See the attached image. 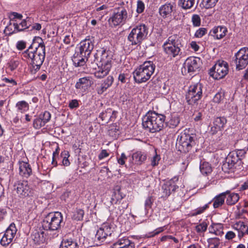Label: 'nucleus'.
Listing matches in <instances>:
<instances>
[{
    "instance_id": "nucleus-1",
    "label": "nucleus",
    "mask_w": 248,
    "mask_h": 248,
    "mask_svg": "<svg viewBox=\"0 0 248 248\" xmlns=\"http://www.w3.org/2000/svg\"><path fill=\"white\" fill-rule=\"evenodd\" d=\"M38 39L41 42H38L37 46H35L34 49L33 48L34 44H33L22 54L23 58L31 61V64L32 65V68L31 71L33 74H35L40 69L46 55L45 46L43 40L40 37H38Z\"/></svg>"
},
{
    "instance_id": "nucleus-2",
    "label": "nucleus",
    "mask_w": 248,
    "mask_h": 248,
    "mask_svg": "<svg viewBox=\"0 0 248 248\" xmlns=\"http://www.w3.org/2000/svg\"><path fill=\"white\" fill-rule=\"evenodd\" d=\"M110 52L103 48L97 50L94 55L95 61L98 68L94 72V76L97 78H102L108 75L112 66V58Z\"/></svg>"
},
{
    "instance_id": "nucleus-3",
    "label": "nucleus",
    "mask_w": 248,
    "mask_h": 248,
    "mask_svg": "<svg viewBox=\"0 0 248 248\" xmlns=\"http://www.w3.org/2000/svg\"><path fill=\"white\" fill-rule=\"evenodd\" d=\"M165 116L156 113L149 111L142 118V125L144 129L151 133L160 131L165 126Z\"/></svg>"
},
{
    "instance_id": "nucleus-4",
    "label": "nucleus",
    "mask_w": 248,
    "mask_h": 248,
    "mask_svg": "<svg viewBox=\"0 0 248 248\" xmlns=\"http://www.w3.org/2000/svg\"><path fill=\"white\" fill-rule=\"evenodd\" d=\"M93 48V44L90 39H85L79 44V51L74 54L72 61L76 67L83 66L86 59L91 54Z\"/></svg>"
},
{
    "instance_id": "nucleus-5",
    "label": "nucleus",
    "mask_w": 248,
    "mask_h": 248,
    "mask_svg": "<svg viewBox=\"0 0 248 248\" xmlns=\"http://www.w3.org/2000/svg\"><path fill=\"white\" fill-rule=\"evenodd\" d=\"M155 67V65L152 62H144L133 73L135 82L137 83L146 82L154 73Z\"/></svg>"
},
{
    "instance_id": "nucleus-6",
    "label": "nucleus",
    "mask_w": 248,
    "mask_h": 248,
    "mask_svg": "<svg viewBox=\"0 0 248 248\" xmlns=\"http://www.w3.org/2000/svg\"><path fill=\"white\" fill-rule=\"evenodd\" d=\"M181 46L180 40L177 35L170 36L162 46L164 53L170 59L180 55Z\"/></svg>"
},
{
    "instance_id": "nucleus-7",
    "label": "nucleus",
    "mask_w": 248,
    "mask_h": 248,
    "mask_svg": "<svg viewBox=\"0 0 248 248\" xmlns=\"http://www.w3.org/2000/svg\"><path fill=\"white\" fill-rule=\"evenodd\" d=\"M196 135L188 130H185L178 135L176 146L181 152H188L195 145Z\"/></svg>"
},
{
    "instance_id": "nucleus-8",
    "label": "nucleus",
    "mask_w": 248,
    "mask_h": 248,
    "mask_svg": "<svg viewBox=\"0 0 248 248\" xmlns=\"http://www.w3.org/2000/svg\"><path fill=\"white\" fill-rule=\"evenodd\" d=\"M63 216L61 212L49 213L43 219L42 227L45 230L58 231L61 229Z\"/></svg>"
},
{
    "instance_id": "nucleus-9",
    "label": "nucleus",
    "mask_w": 248,
    "mask_h": 248,
    "mask_svg": "<svg viewBox=\"0 0 248 248\" xmlns=\"http://www.w3.org/2000/svg\"><path fill=\"white\" fill-rule=\"evenodd\" d=\"M148 33L147 27L144 24H140L132 30L128 39L132 45H139L146 38Z\"/></svg>"
},
{
    "instance_id": "nucleus-10",
    "label": "nucleus",
    "mask_w": 248,
    "mask_h": 248,
    "mask_svg": "<svg viewBox=\"0 0 248 248\" xmlns=\"http://www.w3.org/2000/svg\"><path fill=\"white\" fill-rule=\"evenodd\" d=\"M228 63L223 60H218L210 69L209 74L214 78L220 79L223 78L228 74Z\"/></svg>"
},
{
    "instance_id": "nucleus-11",
    "label": "nucleus",
    "mask_w": 248,
    "mask_h": 248,
    "mask_svg": "<svg viewBox=\"0 0 248 248\" xmlns=\"http://www.w3.org/2000/svg\"><path fill=\"white\" fill-rule=\"evenodd\" d=\"M202 95V85L200 83L191 85L186 94V99L189 104L195 103Z\"/></svg>"
},
{
    "instance_id": "nucleus-12",
    "label": "nucleus",
    "mask_w": 248,
    "mask_h": 248,
    "mask_svg": "<svg viewBox=\"0 0 248 248\" xmlns=\"http://www.w3.org/2000/svg\"><path fill=\"white\" fill-rule=\"evenodd\" d=\"M233 61L237 70H240L245 68L248 64V48H241L235 53Z\"/></svg>"
},
{
    "instance_id": "nucleus-13",
    "label": "nucleus",
    "mask_w": 248,
    "mask_h": 248,
    "mask_svg": "<svg viewBox=\"0 0 248 248\" xmlns=\"http://www.w3.org/2000/svg\"><path fill=\"white\" fill-rule=\"evenodd\" d=\"M128 18L126 10L124 8H119L109 19L108 22L111 26H116L124 24Z\"/></svg>"
},
{
    "instance_id": "nucleus-14",
    "label": "nucleus",
    "mask_w": 248,
    "mask_h": 248,
    "mask_svg": "<svg viewBox=\"0 0 248 248\" xmlns=\"http://www.w3.org/2000/svg\"><path fill=\"white\" fill-rule=\"evenodd\" d=\"M14 191H16L20 198H24L30 195L31 189L27 181L20 180L15 183Z\"/></svg>"
},
{
    "instance_id": "nucleus-15",
    "label": "nucleus",
    "mask_w": 248,
    "mask_h": 248,
    "mask_svg": "<svg viewBox=\"0 0 248 248\" xmlns=\"http://www.w3.org/2000/svg\"><path fill=\"white\" fill-rule=\"evenodd\" d=\"M17 232V229L14 223H12L5 230L0 243L4 247L8 246L12 241Z\"/></svg>"
},
{
    "instance_id": "nucleus-16",
    "label": "nucleus",
    "mask_w": 248,
    "mask_h": 248,
    "mask_svg": "<svg viewBox=\"0 0 248 248\" xmlns=\"http://www.w3.org/2000/svg\"><path fill=\"white\" fill-rule=\"evenodd\" d=\"M200 59L198 58L189 57L188 58L184 63V70L185 72L187 71L188 73L193 74L199 68V63Z\"/></svg>"
},
{
    "instance_id": "nucleus-17",
    "label": "nucleus",
    "mask_w": 248,
    "mask_h": 248,
    "mask_svg": "<svg viewBox=\"0 0 248 248\" xmlns=\"http://www.w3.org/2000/svg\"><path fill=\"white\" fill-rule=\"evenodd\" d=\"M113 229L108 223L105 224L96 232L95 239L100 242H104L108 236H110Z\"/></svg>"
},
{
    "instance_id": "nucleus-18",
    "label": "nucleus",
    "mask_w": 248,
    "mask_h": 248,
    "mask_svg": "<svg viewBox=\"0 0 248 248\" xmlns=\"http://www.w3.org/2000/svg\"><path fill=\"white\" fill-rule=\"evenodd\" d=\"M93 82L90 77L80 78L75 85L76 88L80 93H85L92 85Z\"/></svg>"
},
{
    "instance_id": "nucleus-19",
    "label": "nucleus",
    "mask_w": 248,
    "mask_h": 248,
    "mask_svg": "<svg viewBox=\"0 0 248 248\" xmlns=\"http://www.w3.org/2000/svg\"><path fill=\"white\" fill-rule=\"evenodd\" d=\"M116 111L112 110L111 108H108L100 113L99 118L101 119L103 124L110 121H113L116 117Z\"/></svg>"
},
{
    "instance_id": "nucleus-20",
    "label": "nucleus",
    "mask_w": 248,
    "mask_h": 248,
    "mask_svg": "<svg viewBox=\"0 0 248 248\" xmlns=\"http://www.w3.org/2000/svg\"><path fill=\"white\" fill-rule=\"evenodd\" d=\"M135 244L127 237H119L112 245V248H134Z\"/></svg>"
},
{
    "instance_id": "nucleus-21",
    "label": "nucleus",
    "mask_w": 248,
    "mask_h": 248,
    "mask_svg": "<svg viewBox=\"0 0 248 248\" xmlns=\"http://www.w3.org/2000/svg\"><path fill=\"white\" fill-rule=\"evenodd\" d=\"M228 32L227 28L224 26L214 27L210 31V35L216 39H221L224 37Z\"/></svg>"
},
{
    "instance_id": "nucleus-22",
    "label": "nucleus",
    "mask_w": 248,
    "mask_h": 248,
    "mask_svg": "<svg viewBox=\"0 0 248 248\" xmlns=\"http://www.w3.org/2000/svg\"><path fill=\"white\" fill-rule=\"evenodd\" d=\"M30 18L29 17H27L26 19H23L20 23H18V22H13L14 31L10 32L9 33H15L29 28L31 24V22L30 21Z\"/></svg>"
},
{
    "instance_id": "nucleus-23",
    "label": "nucleus",
    "mask_w": 248,
    "mask_h": 248,
    "mask_svg": "<svg viewBox=\"0 0 248 248\" xmlns=\"http://www.w3.org/2000/svg\"><path fill=\"white\" fill-rule=\"evenodd\" d=\"M177 188H178V186L176 185L173 180L166 182L162 186L163 193L166 197H168Z\"/></svg>"
},
{
    "instance_id": "nucleus-24",
    "label": "nucleus",
    "mask_w": 248,
    "mask_h": 248,
    "mask_svg": "<svg viewBox=\"0 0 248 248\" xmlns=\"http://www.w3.org/2000/svg\"><path fill=\"white\" fill-rule=\"evenodd\" d=\"M19 174L23 177L28 178L32 173V170L30 164L24 161L19 162Z\"/></svg>"
},
{
    "instance_id": "nucleus-25",
    "label": "nucleus",
    "mask_w": 248,
    "mask_h": 248,
    "mask_svg": "<svg viewBox=\"0 0 248 248\" xmlns=\"http://www.w3.org/2000/svg\"><path fill=\"white\" fill-rule=\"evenodd\" d=\"M174 3H166L162 5L159 9L160 15L163 17H166L170 15L174 8Z\"/></svg>"
},
{
    "instance_id": "nucleus-26",
    "label": "nucleus",
    "mask_w": 248,
    "mask_h": 248,
    "mask_svg": "<svg viewBox=\"0 0 248 248\" xmlns=\"http://www.w3.org/2000/svg\"><path fill=\"white\" fill-rule=\"evenodd\" d=\"M132 158L136 164L140 165L146 160L147 154L145 152L139 151L133 154Z\"/></svg>"
},
{
    "instance_id": "nucleus-27",
    "label": "nucleus",
    "mask_w": 248,
    "mask_h": 248,
    "mask_svg": "<svg viewBox=\"0 0 248 248\" xmlns=\"http://www.w3.org/2000/svg\"><path fill=\"white\" fill-rule=\"evenodd\" d=\"M31 237V239L35 244H40L44 243L45 241L44 232L42 231H38L37 230H35L33 232Z\"/></svg>"
},
{
    "instance_id": "nucleus-28",
    "label": "nucleus",
    "mask_w": 248,
    "mask_h": 248,
    "mask_svg": "<svg viewBox=\"0 0 248 248\" xmlns=\"http://www.w3.org/2000/svg\"><path fill=\"white\" fill-rule=\"evenodd\" d=\"M60 248H78L77 242L72 239H63L60 245Z\"/></svg>"
},
{
    "instance_id": "nucleus-29",
    "label": "nucleus",
    "mask_w": 248,
    "mask_h": 248,
    "mask_svg": "<svg viewBox=\"0 0 248 248\" xmlns=\"http://www.w3.org/2000/svg\"><path fill=\"white\" fill-rule=\"evenodd\" d=\"M180 123V119L177 115H171L169 120L165 123V125L169 128H173L176 127Z\"/></svg>"
},
{
    "instance_id": "nucleus-30",
    "label": "nucleus",
    "mask_w": 248,
    "mask_h": 248,
    "mask_svg": "<svg viewBox=\"0 0 248 248\" xmlns=\"http://www.w3.org/2000/svg\"><path fill=\"white\" fill-rule=\"evenodd\" d=\"M227 193L228 192L222 193L214 198L213 200V206L215 208L220 207L224 203L226 193Z\"/></svg>"
},
{
    "instance_id": "nucleus-31",
    "label": "nucleus",
    "mask_w": 248,
    "mask_h": 248,
    "mask_svg": "<svg viewBox=\"0 0 248 248\" xmlns=\"http://www.w3.org/2000/svg\"><path fill=\"white\" fill-rule=\"evenodd\" d=\"M226 193L228 195L226 200V203L228 205H233L236 203L239 199V194L235 193H230L228 191Z\"/></svg>"
},
{
    "instance_id": "nucleus-32",
    "label": "nucleus",
    "mask_w": 248,
    "mask_h": 248,
    "mask_svg": "<svg viewBox=\"0 0 248 248\" xmlns=\"http://www.w3.org/2000/svg\"><path fill=\"white\" fill-rule=\"evenodd\" d=\"M200 170L201 173L203 175H208L212 171L210 164L207 162H201L200 166Z\"/></svg>"
},
{
    "instance_id": "nucleus-33",
    "label": "nucleus",
    "mask_w": 248,
    "mask_h": 248,
    "mask_svg": "<svg viewBox=\"0 0 248 248\" xmlns=\"http://www.w3.org/2000/svg\"><path fill=\"white\" fill-rule=\"evenodd\" d=\"M17 108V111L18 113L22 114L25 111H27L29 108L28 103L25 101H21L18 102L16 106Z\"/></svg>"
},
{
    "instance_id": "nucleus-34",
    "label": "nucleus",
    "mask_w": 248,
    "mask_h": 248,
    "mask_svg": "<svg viewBox=\"0 0 248 248\" xmlns=\"http://www.w3.org/2000/svg\"><path fill=\"white\" fill-rule=\"evenodd\" d=\"M124 196L125 195L121 192L119 188L116 189L112 195L111 202L112 203H117L118 201L122 200Z\"/></svg>"
},
{
    "instance_id": "nucleus-35",
    "label": "nucleus",
    "mask_w": 248,
    "mask_h": 248,
    "mask_svg": "<svg viewBox=\"0 0 248 248\" xmlns=\"http://www.w3.org/2000/svg\"><path fill=\"white\" fill-rule=\"evenodd\" d=\"M195 3V0H179L178 5L182 8L187 10L191 8Z\"/></svg>"
},
{
    "instance_id": "nucleus-36",
    "label": "nucleus",
    "mask_w": 248,
    "mask_h": 248,
    "mask_svg": "<svg viewBox=\"0 0 248 248\" xmlns=\"http://www.w3.org/2000/svg\"><path fill=\"white\" fill-rule=\"evenodd\" d=\"M226 123L227 120L225 117H217L214 120V125H215L216 128L221 130L223 128Z\"/></svg>"
},
{
    "instance_id": "nucleus-37",
    "label": "nucleus",
    "mask_w": 248,
    "mask_h": 248,
    "mask_svg": "<svg viewBox=\"0 0 248 248\" xmlns=\"http://www.w3.org/2000/svg\"><path fill=\"white\" fill-rule=\"evenodd\" d=\"M218 0H202L200 4L202 8L208 9L215 6Z\"/></svg>"
},
{
    "instance_id": "nucleus-38",
    "label": "nucleus",
    "mask_w": 248,
    "mask_h": 248,
    "mask_svg": "<svg viewBox=\"0 0 248 248\" xmlns=\"http://www.w3.org/2000/svg\"><path fill=\"white\" fill-rule=\"evenodd\" d=\"M84 215L83 210L79 208H77L73 212L72 218L76 220H81L83 219Z\"/></svg>"
},
{
    "instance_id": "nucleus-39",
    "label": "nucleus",
    "mask_w": 248,
    "mask_h": 248,
    "mask_svg": "<svg viewBox=\"0 0 248 248\" xmlns=\"http://www.w3.org/2000/svg\"><path fill=\"white\" fill-rule=\"evenodd\" d=\"M226 159L227 161L229 160L231 164H232L234 166L239 160H240L239 158L237 156V154L233 152H230Z\"/></svg>"
},
{
    "instance_id": "nucleus-40",
    "label": "nucleus",
    "mask_w": 248,
    "mask_h": 248,
    "mask_svg": "<svg viewBox=\"0 0 248 248\" xmlns=\"http://www.w3.org/2000/svg\"><path fill=\"white\" fill-rule=\"evenodd\" d=\"M214 231H210V233H214L216 235L222 236L223 234V232L222 231L223 227L220 224H214L213 226Z\"/></svg>"
},
{
    "instance_id": "nucleus-41",
    "label": "nucleus",
    "mask_w": 248,
    "mask_h": 248,
    "mask_svg": "<svg viewBox=\"0 0 248 248\" xmlns=\"http://www.w3.org/2000/svg\"><path fill=\"white\" fill-rule=\"evenodd\" d=\"M234 166L233 165L231 164L229 160L227 161L226 159L225 162L222 166V170L225 172L229 173L233 169Z\"/></svg>"
},
{
    "instance_id": "nucleus-42",
    "label": "nucleus",
    "mask_w": 248,
    "mask_h": 248,
    "mask_svg": "<svg viewBox=\"0 0 248 248\" xmlns=\"http://www.w3.org/2000/svg\"><path fill=\"white\" fill-rule=\"evenodd\" d=\"M45 124L46 123L43 122V120L39 117L33 121V126L35 128L39 129L44 126Z\"/></svg>"
},
{
    "instance_id": "nucleus-43",
    "label": "nucleus",
    "mask_w": 248,
    "mask_h": 248,
    "mask_svg": "<svg viewBox=\"0 0 248 248\" xmlns=\"http://www.w3.org/2000/svg\"><path fill=\"white\" fill-rule=\"evenodd\" d=\"M23 16L21 14H18L16 12H12L10 15V18L11 21L16 22L17 19L21 20Z\"/></svg>"
},
{
    "instance_id": "nucleus-44",
    "label": "nucleus",
    "mask_w": 248,
    "mask_h": 248,
    "mask_svg": "<svg viewBox=\"0 0 248 248\" xmlns=\"http://www.w3.org/2000/svg\"><path fill=\"white\" fill-rule=\"evenodd\" d=\"M19 62L17 60H11L8 63V66L10 68L11 71H14L18 66Z\"/></svg>"
},
{
    "instance_id": "nucleus-45",
    "label": "nucleus",
    "mask_w": 248,
    "mask_h": 248,
    "mask_svg": "<svg viewBox=\"0 0 248 248\" xmlns=\"http://www.w3.org/2000/svg\"><path fill=\"white\" fill-rule=\"evenodd\" d=\"M207 225L206 222H203L196 226V230L197 232H204L206 231Z\"/></svg>"
},
{
    "instance_id": "nucleus-46",
    "label": "nucleus",
    "mask_w": 248,
    "mask_h": 248,
    "mask_svg": "<svg viewBox=\"0 0 248 248\" xmlns=\"http://www.w3.org/2000/svg\"><path fill=\"white\" fill-rule=\"evenodd\" d=\"M62 155H64L62 161V165L65 166H68L70 165V162L68 159L69 156L68 152L64 151L61 153Z\"/></svg>"
},
{
    "instance_id": "nucleus-47",
    "label": "nucleus",
    "mask_w": 248,
    "mask_h": 248,
    "mask_svg": "<svg viewBox=\"0 0 248 248\" xmlns=\"http://www.w3.org/2000/svg\"><path fill=\"white\" fill-rule=\"evenodd\" d=\"M39 117L43 120L45 123H47L50 119L51 114L49 112L46 111L43 114H40Z\"/></svg>"
},
{
    "instance_id": "nucleus-48",
    "label": "nucleus",
    "mask_w": 248,
    "mask_h": 248,
    "mask_svg": "<svg viewBox=\"0 0 248 248\" xmlns=\"http://www.w3.org/2000/svg\"><path fill=\"white\" fill-rule=\"evenodd\" d=\"M207 32V29L204 28H201L199 29L195 32V36L198 38L202 37Z\"/></svg>"
},
{
    "instance_id": "nucleus-49",
    "label": "nucleus",
    "mask_w": 248,
    "mask_h": 248,
    "mask_svg": "<svg viewBox=\"0 0 248 248\" xmlns=\"http://www.w3.org/2000/svg\"><path fill=\"white\" fill-rule=\"evenodd\" d=\"M192 21L194 26H199L201 25V18L198 15H193Z\"/></svg>"
},
{
    "instance_id": "nucleus-50",
    "label": "nucleus",
    "mask_w": 248,
    "mask_h": 248,
    "mask_svg": "<svg viewBox=\"0 0 248 248\" xmlns=\"http://www.w3.org/2000/svg\"><path fill=\"white\" fill-rule=\"evenodd\" d=\"M224 98V94L222 93H217L213 98V101L215 103H220Z\"/></svg>"
},
{
    "instance_id": "nucleus-51",
    "label": "nucleus",
    "mask_w": 248,
    "mask_h": 248,
    "mask_svg": "<svg viewBox=\"0 0 248 248\" xmlns=\"http://www.w3.org/2000/svg\"><path fill=\"white\" fill-rule=\"evenodd\" d=\"M145 9L144 3L141 0H138L137 2V12L139 14L142 13Z\"/></svg>"
},
{
    "instance_id": "nucleus-52",
    "label": "nucleus",
    "mask_w": 248,
    "mask_h": 248,
    "mask_svg": "<svg viewBox=\"0 0 248 248\" xmlns=\"http://www.w3.org/2000/svg\"><path fill=\"white\" fill-rule=\"evenodd\" d=\"M208 207V204H205L202 207L197 208L193 213L194 216H196L203 213Z\"/></svg>"
},
{
    "instance_id": "nucleus-53",
    "label": "nucleus",
    "mask_w": 248,
    "mask_h": 248,
    "mask_svg": "<svg viewBox=\"0 0 248 248\" xmlns=\"http://www.w3.org/2000/svg\"><path fill=\"white\" fill-rule=\"evenodd\" d=\"M16 47L19 50H22L26 47V42L24 41H18L16 44Z\"/></svg>"
},
{
    "instance_id": "nucleus-54",
    "label": "nucleus",
    "mask_w": 248,
    "mask_h": 248,
    "mask_svg": "<svg viewBox=\"0 0 248 248\" xmlns=\"http://www.w3.org/2000/svg\"><path fill=\"white\" fill-rule=\"evenodd\" d=\"M160 159V156L155 154V155L151 158V162L152 166L153 167L157 166Z\"/></svg>"
},
{
    "instance_id": "nucleus-55",
    "label": "nucleus",
    "mask_w": 248,
    "mask_h": 248,
    "mask_svg": "<svg viewBox=\"0 0 248 248\" xmlns=\"http://www.w3.org/2000/svg\"><path fill=\"white\" fill-rule=\"evenodd\" d=\"M113 82V78L112 76H109L107 77V79L104 80L103 84L109 88L112 85Z\"/></svg>"
},
{
    "instance_id": "nucleus-56",
    "label": "nucleus",
    "mask_w": 248,
    "mask_h": 248,
    "mask_svg": "<svg viewBox=\"0 0 248 248\" xmlns=\"http://www.w3.org/2000/svg\"><path fill=\"white\" fill-rule=\"evenodd\" d=\"M237 227H239L238 230H240L241 232H246L247 228L248 227L243 222H239L236 224Z\"/></svg>"
},
{
    "instance_id": "nucleus-57",
    "label": "nucleus",
    "mask_w": 248,
    "mask_h": 248,
    "mask_svg": "<svg viewBox=\"0 0 248 248\" xmlns=\"http://www.w3.org/2000/svg\"><path fill=\"white\" fill-rule=\"evenodd\" d=\"M152 203L153 200L152 199V197L149 196L146 199L145 202L144 206L145 209L147 210L149 208H150L152 206Z\"/></svg>"
},
{
    "instance_id": "nucleus-58",
    "label": "nucleus",
    "mask_w": 248,
    "mask_h": 248,
    "mask_svg": "<svg viewBox=\"0 0 248 248\" xmlns=\"http://www.w3.org/2000/svg\"><path fill=\"white\" fill-rule=\"evenodd\" d=\"M79 107V103L78 100L76 99L72 100L69 104V107L71 109L77 108Z\"/></svg>"
},
{
    "instance_id": "nucleus-59",
    "label": "nucleus",
    "mask_w": 248,
    "mask_h": 248,
    "mask_svg": "<svg viewBox=\"0 0 248 248\" xmlns=\"http://www.w3.org/2000/svg\"><path fill=\"white\" fill-rule=\"evenodd\" d=\"M236 236L235 233L232 231H228L225 234V237L228 240H232Z\"/></svg>"
},
{
    "instance_id": "nucleus-60",
    "label": "nucleus",
    "mask_w": 248,
    "mask_h": 248,
    "mask_svg": "<svg viewBox=\"0 0 248 248\" xmlns=\"http://www.w3.org/2000/svg\"><path fill=\"white\" fill-rule=\"evenodd\" d=\"M126 159L127 157L126 156L124 153H122L121 155V156L117 158L118 162L120 165H124L125 163V160H126Z\"/></svg>"
},
{
    "instance_id": "nucleus-61",
    "label": "nucleus",
    "mask_w": 248,
    "mask_h": 248,
    "mask_svg": "<svg viewBox=\"0 0 248 248\" xmlns=\"http://www.w3.org/2000/svg\"><path fill=\"white\" fill-rule=\"evenodd\" d=\"M233 152L235 153V154H237V156L239 158V160H241L246 154V152L244 150H237L236 151H233Z\"/></svg>"
},
{
    "instance_id": "nucleus-62",
    "label": "nucleus",
    "mask_w": 248,
    "mask_h": 248,
    "mask_svg": "<svg viewBox=\"0 0 248 248\" xmlns=\"http://www.w3.org/2000/svg\"><path fill=\"white\" fill-rule=\"evenodd\" d=\"M59 149V147H57L56 150L53 152V157H52V164L54 165L55 166H56L57 165V163L55 160V158L56 156L58 155L59 152L58 150Z\"/></svg>"
},
{
    "instance_id": "nucleus-63",
    "label": "nucleus",
    "mask_w": 248,
    "mask_h": 248,
    "mask_svg": "<svg viewBox=\"0 0 248 248\" xmlns=\"http://www.w3.org/2000/svg\"><path fill=\"white\" fill-rule=\"evenodd\" d=\"M208 241L210 243L214 244L216 247H218L219 244V239L217 237L210 238Z\"/></svg>"
},
{
    "instance_id": "nucleus-64",
    "label": "nucleus",
    "mask_w": 248,
    "mask_h": 248,
    "mask_svg": "<svg viewBox=\"0 0 248 248\" xmlns=\"http://www.w3.org/2000/svg\"><path fill=\"white\" fill-rule=\"evenodd\" d=\"M108 156V154L106 150H103L98 156L99 159H102Z\"/></svg>"
}]
</instances>
